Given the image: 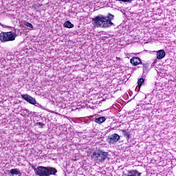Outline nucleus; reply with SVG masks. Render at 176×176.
Returning <instances> with one entry per match:
<instances>
[{
  "label": "nucleus",
  "mask_w": 176,
  "mask_h": 176,
  "mask_svg": "<svg viewBox=\"0 0 176 176\" xmlns=\"http://www.w3.org/2000/svg\"><path fill=\"white\" fill-rule=\"evenodd\" d=\"M115 16L109 13L107 16L98 15L92 19V23L96 28H109L113 25L112 20Z\"/></svg>",
  "instance_id": "1"
},
{
  "label": "nucleus",
  "mask_w": 176,
  "mask_h": 176,
  "mask_svg": "<svg viewBox=\"0 0 176 176\" xmlns=\"http://www.w3.org/2000/svg\"><path fill=\"white\" fill-rule=\"evenodd\" d=\"M109 155L108 152L102 150H96L92 153L91 157L98 163V164H102V163L108 159Z\"/></svg>",
  "instance_id": "2"
},
{
  "label": "nucleus",
  "mask_w": 176,
  "mask_h": 176,
  "mask_svg": "<svg viewBox=\"0 0 176 176\" xmlns=\"http://www.w3.org/2000/svg\"><path fill=\"white\" fill-rule=\"evenodd\" d=\"M57 174V169L56 168L50 167V166H38V170L36 175L38 176H50V175H56Z\"/></svg>",
  "instance_id": "3"
},
{
  "label": "nucleus",
  "mask_w": 176,
  "mask_h": 176,
  "mask_svg": "<svg viewBox=\"0 0 176 176\" xmlns=\"http://www.w3.org/2000/svg\"><path fill=\"white\" fill-rule=\"evenodd\" d=\"M16 30L14 32H2L0 34V41L1 42H10L16 39Z\"/></svg>",
  "instance_id": "4"
},
{
  "label": "nucleus",
  "mask_w": 176,
  "mask_h": 176,
  "mask_svg": "<svg viewBox=\"0 0 176 176\" xmlns=\"http://www.w3.org/2000/svg\"><path fill=\"white\" fill-rule=\"evenodd\" d=\"M22 98L25 100V101L29 102V104H32V105H35L36 104V107L39 105V103H36V100L28 94L22 95Z\"/></svg>",
  "instance_id": "5"
},
{
  "label": "nucleus",
  "mask_w": 176,
  "mask_h": 176,
  "mask_svg": "<svg viewBox=\"0 0 176 176\" xmlns=\"http://www.w3.org/2000/svg\"><path fill=\"white\" fill-rule=\"evenodd\" d=\"M131 64H133L135 67L137 65H142V61H141V58L139 57H133L130 60Z\"/></svg>",
  "instance_id": "6"
},
{
  "label": "nucleus",
  "mask_w": 176,
  "mask_h": 176,
  "mask_svg": "<svg viewBox=\"0 0 176 176\" xmlns=\"http://www.w3.org/2000/svg\"><path fill=\"white\" fill-rule=\"evenodd\" d=\"M120 140V136L118 133L112 134L110 136V144H113V142H118Z\"/></svg>",
  "instance_id": "7"
},
{
  "label": "nucleus",
  "mask_w": 176,
  "mask_h": 176,
  "mask_svg": "<svg viewBox=\"0 0 176 176\" xmlns=\"http://www.w3.org/2000/svg\"><path fill=\"white\" fill-rule=\"evenodd\" d=\"M8 173L12 176H21V172L19 168H12L10 170Z\"/></svg>",
  "instance_id": "8"
},
{
  "label": "nucleus",
  "mask_w": 176,
  "mask_h": 176,
  "mask_svg": "<svg viewBox=\"0 0 176 176\" xmlns=\"http://www.w3.org/2000/svg\"><path fill=\"white\" fill-rule=\"evenodd\" d=\"M166 57V52L163 50H160L157 52V58L158 60H162V58H164Z\"/></svg>",
  "instance_id": "9"
},
{
  "label": "nucleus",
  "mask_w": 176,
  "mask_h": 176,
  "mask_svg": "<svg viewBox=\"0 0 176 176\" xmlns=\"http://www.w3.org/2000/svg\"><path fill=\"white\" fill-rule=\"evenodd\" d=\"M126 176H141V173L137 170H131L128 171Z\"/></svg>",
  "instance_id": "10"
},
{
  "label": "nucleus",
  "mask_w": 176,
  "mask_h": 176,
  "mask_svg": "<svg viewBox=\"0 0 176 176\" xmlns=\"http://www.w3.org/2000/svg\"><path fill=\"white\" fill-rule=\"evenodd\" d=\"M107 120V118L105 117H99L98 118H95L94 122L96 123H98V124H101V123H104Z\"/></svg>",
  "instance_id": "11"
},
{
  "label": "nucleus",
  "mask_w": 176,
  "mask_h": 176,
  "mask_svg": "<svg viewBox=\"0 0 176 176\" xmlns=\"http://www.w3.org/2000/svg\"><path fill=\"white\" fill-rule=\"evenodd\" d=\"M64 26L66 28H74V24H72L71 23V21H67L65 23H64Z\"/></svg>",
  "instance_id": "12"
},
{
  "label": "nucleus",
  "mask_w": 176,
  "mask_h": 176,
  "mask_svg": "<svg viewBox=\"0 0 176 176\" xmlns=\"http://www.w3.org/2000/svg\"><path fill=\"white\" fill-rule=\"evenodd\" d=\"M23 25L28 27V28H31V29L34 28V25H32V24H31V23L28 22V21H24Z\"/></svg>",
  "instance_id": "13"
},
{
  "label": "nucleus",
  "mask_w": 176,
  "mask_h": 176,
  "mask_svg": "<svg viewBox=\"0 0 176 176\" xmlns=\"http://www.w3.org/2000/svg\"><path fill=\"white\" fill-rule=\"evenodd\" d=\"M122 133H123V135L124 137H127V138H130V133L126 130H121Z\"/></svg>",
  "instance_id": "14"
},
{
  "label": "nucleus",
  "mask_w": 176,
  "mask_h": 176,
  "mask_svg": "<svg viewBox=\"0 0 176 176\" xmlns=\"http://www.w3.org/2000/svg\"><path fill=\"white\" fill-rule=\"evenodd\" d=\"M145 80H144V78H140L138 81V85L139 86V87H141V86H142V84L144 83Z\"/></svg>",
  "instance_id": "15"
},
{
  "label": "nucleus",
  "mask_w": 176,
  "mask_h": 176,
  "mask_svg": "<svg viewBox=\"0 0 176 176\" xmlns=\"http://www.w3.org/2000/svg\"><path fill=\"white\" fill-rule=\"evenodd\" d=\"M32 168L34 170L35 175H36L37 173H38V170H39V166H38L37 168L35 167V166L32 165Z\"/></svg>",
  "instance_id": "16"
},
{
  "label": "nucleus",
  "mask_w": 176,
  "mask_h": 176,
  "mask_svg": "<svg viewBox=\"0 0 176 176\" xmlns=\"http://www.w3.org/2000/svg\"><path fill=\"white\" fill-rule=\"evenodd\" d=\"M119 1L120 2H131V0H116Z\"/></svg>",
  "instance_id": "17"
},
{
  "label": "nucleus",
  "mask_w": 176,
  "mask_h": 176,
  "mask_svg": "<svg viewBox=\"0 0 176 176\" xmlns=\"http://www.w3.org/2000/svg\"><path fill=\"white\" fill-rule=\"evenodd\" d=\"M37 124H38V126H41V127H43V126H45V124H43V122H38Z\"/></svg>",
  "instance_id": "18"
},
{
  "label": "nucleus",
  "mask_w": 176,
  "mask_h": 176,
  "mask_svg": "<svg viewBox=\"0 0 176 176\" xmlns=\"http://www.w3.org/2000/svg\"><path fill=\"white\" fill-rule=\"evenodd\" d=\"M116 58H117V60H119V58L117 57Z\"/></svg>",
  "instance_id": "19"
},
{
  "label": "nucleus",
  "mask_w": 176,
  "mask_h": 176,
  "mask_svg": "<svg viewBox=\"0 0 176 176\" xmlns=\"http://www.w3.org/2000/svg\"><path fill=\"white\" fill-rule=\"evenodd\" d=\"M116 58H117V60H119V58L117 57Z\"/></svg>",
  "instance_id": "20"
}]
</instances>
